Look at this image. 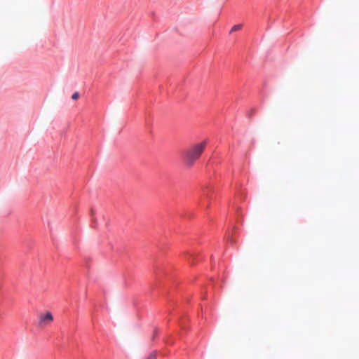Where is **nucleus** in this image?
<instances>
[{
  "label": "nucleus",
  "instance_id": "obj_6",
  "mask_svg": "<svg viewBox=\"0 0 359 359\" xmlns=\"http://www.w3.org/2000/svg\"><path fill=\"white\" fill-rule=\"evenodd\" d=\"M204 195L206 196V197H208V195L205 192H204Z\"/></svg>",
  "mask_w": 359,
  "mask_h": 359
},
{
  "label": "nucleus",
  "instance_id": "obj_3",
  "mask_svg": "<svg viewBox=\"0 0 359 359\" xmlns=\"http://www.w3.org/2000/svg\"><path fill=\"white\" fill-rule=\"evenodd\" d=\"M242 27H243V25H241V24L236 25L231 28L230 32L231 33L233 32L239 31L242 29Z\"/></svg>",
  "mask_w": 359,
  "mask_h": 359
},
{
  "label": "nucleus",
  "instance_id": "obj_4",
  "mask_svg": "<svg viewBox=\"0 0 359 359\" xmlns=\"http://www.w3.org/2000/svg\"><path fill=\"white\" fill-rule=\"evenodd\" d=\"M146 359H156V355L155 353H151Z\"/></svg>",
  "mask_w": 359,
  "mask_h": 359
},
{
  "label": "nucleus",
  "instance_id": "obj_2",
  "mask_svg": "<svg viewBox=\"0 0 359 359\" xmlns=\"http://www.w3.org/2000/svg\"><path fill=\"white\" fill-rule=\"evenodd\" d=\"M53 320V316L50 311L42 312L38 315V325L40 327L49 326Z\"/></svg>",
  "mask_w": 359,
  "mask_h": 359
},
{
  "label": "nucleus",
  "instance_id": "obj_1",
  "mask_svg": "<svg viewBox=\"0 0 359 359\" xmlns=\"http://www.w3.org/2000/svg\"><path fill=\"white\" fill-rule=\"evenodd\" d=\"M206 146V141L197 143L189 147L184 153L185 163L191 166L194 162L199 158Z\"/></svg>",
  "mask_w": 359,
  "mask_h": 359
},
{
  "label": "nucleus",
  "instance_id": "obj_5",
  "mask_svg": "<svg viewBox=\"0 0 359 359\" xmlns=\"http://www.w3.org/2000/svg\"><path fill=\"white\" fill-rule=\"evenodd\" d=\"M79 97V94L78 92H75L74 93H73L72 96V98L73 100H77Z\"/></svg>",
  "mask_w": 359,
  "mask_h": 359
}]
</instances>
